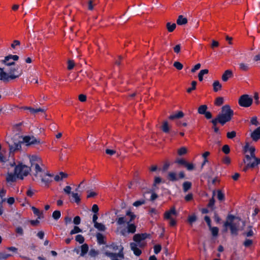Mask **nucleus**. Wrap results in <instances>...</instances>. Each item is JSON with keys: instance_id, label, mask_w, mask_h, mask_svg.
Returning <instances> with one entry per match:
<instances>
[{"instance_id": "nucleus-1", "label": "nucleus", "mask_w": 260, "mask_h": 260, "mask_svg": "<svg viewBox=\"0 0 260 260\" xmlns=\"http://www.w3.org/2000/svg\"><path fill=\"white\" fill-rule=\"evenodd\" d=\"M125 215L128 217L127 220L125 217H120L116 219V223L118 225H122L124 223H127L126 230L124 229L121 231V234L125 236L126 233L134 234L136 231V225L132 223L131 222L135 220L136 215L135 213L131 211V210L126 211Z\"/></svg>"}, {"instance_id": "nucleus-2", "label": "nucleus", "mask_w": 260, "mask_h": 260, "mask_svg": "<svg viewBox=\"0 0 260 260\" xmlns=\"http://www.w3.org/2000/svg\"><path fill=\"white\" fill-rule=\"evenodd\" d=\"M29 161L30 162V171L32 172L34 175L36 177L42 176L45 174V166L43 163L42 158L36 155H32L29 156Z\"/></svg>"}, {"instance_id": "nucleus-3", "label": "nucleus", "mask_w": 260, "mask_h": 260, "mask_svg": "<svg viewBox=\"0 0 260 260\" xmlns=\"http://www.w3.org/2000/svg\"><path fill=\"white\" fill-rule=\"evenodd\" d=\"M233 115V110L231 109L229 105H225L222 107L221 113L215 119L219 121V123L223 125L226 122L231 121Z\"/></svg>"}, {"instance_id": "nucleus-4", "label": "nucleus", "mask_w": 260, "mask_h": 260, "mask_svg": "<svg viewBox=\"0 0 260 260\" xmlns=\"http://www.w3.org/2000/svg\"><path fill=\"white\" fill-rule=\"evenodd\" d=\"M240 225V219L233 215H229L224 223L225 228L229 227L232 235H237Z\"/></svg>"}, {"instance_id": "nucleus-5", "label": "nucleus", "mask_w": 260, "mask_h": 260, "mask_svg": "<svg viewBox=\"0 0 260 260\" xmlns=\"http://www.w3.org/2000/svg\"><path fill=\"white\" fill-rule=\"evenodd\" d=\"M23 74V70L21 68L18 66L11 67L7 73L8 81L14 80L20 77Z\"/></svg>"}, {"instance_id": "nucleus-6", "label": "nucleus", "mask_w": 260, "mask_h": 260, "mask_svg": "<svg viewBox=\"0 0 260 260\" xmlns=\"http://www.w3.org/2000/svg\"><path fill=\"white\" fill-rule=\"evenodd\" d=\"M177 213L174 207H172L169 210L166 211L164 215V218L165 220H169V225L171 226H174L176 224L177 221L176 217Z\"/></svg>"}, {"instance_id": "nucleus-7", "label": "nucleus", "mask_w": 260, "mask_h": 260, "mask_svg": "<svg viewBox=\"0 0 260 260\" xmlns=\"http://www.w3.org/2000/svg\"><path fill=\"white\" fill-rule=\"evenodd\" d=\"M30 171L29 167L25 165H19L15 168V172L18 178L23 179L24 176H26Z\"/></svg>"}, {"instance_id": "nucleus-8", "label": "nucleus", "mask_w": 260, "mask_h": 260, "mask_svg": "<svg viewBox=\"0 0 260 260\" xmlns=\"http://www.w3.org/2000/svg\"><path fill=\"white\" fill-rule=\"evenodd\" d=\"M243 160L244 163L247 165V167H250L251 168H254L260 164V158L255 156L254 157H252L249 155L248 154L245 155V157Z\"/></svg>"}, {"instance_id": "nucleus-9", "label": "nucleus", "mask_w": 260, "mask_h": 260, "mask_svg": "<svg viewBox=\"0 0 260 260\" xmlns=\"http://www.w3.org/2000/svg\"><path fill=\"white\" fill-rule=\"evenodd\" d=\"M253 100L248 94L241 95L238 100L239 105L242 107H249L252 104Z\"/></svg>"}, {"instance_id": "nucleus-10", "label": "nucleus", "mask_w": 260, "mask_h": 260, "mask_svg": "<svg viewBox=\"0 0 260 260\" xmlns=\"http://www.w3.org/2000/svg\"><path fill=\"white\" fill-rule=\"evenodd\" d=\"M19 56L17 55H9L5 57V59L2 60V62L7 66L15 65V62L10 60L13 59L14 61L18 60Z\"/></svg>"}, {"instance_id": "nucleus-11", "label": "nucleus", "mask_w": 260, "mask_h": 260, "mask_svg": "<svg viewBox=\"0 0 260 260\" xmlns=\"http://www.w3.org/2000/svg\"><path fill=\"white\" fill-rule=\"evenodd\" d=\"M106 255L109 257L111 260H122L124 258V254L122 252L118 253H114L110 252H106Z\"/></svg>"}, {"instance_id": "nucleus-12", "label": "nucleus", "mask_w": 260, "mask_h": 260, "mask_svg": "<svg viewBox=\"0 0 260 260\" xmlns=\"http://www.w3.org/2000/svg\"><path fill=\"white\" fill-rule=\"evenodd\" d=\"M41 179L43 183H44L45 186L48 187L50 183L52 182L51 178L52 175L45 172V174L42 175V176H38Z\"/></svg>"}, {"instance_id": "nucleus-13", "label": "nucleus", "mask_w": 260, "mask_h": 260, "mask_svg": "<svg viewBox=\"0 0 260 260\" xmlns=\"http://www.w3.org/2000/svg\"><path fill=\"white\" fill-rule=\"evenodd\" d=\"M23 142L26 145H31L37 143H40V141H38L34 137L29 136H24L23 138Z\"/></svg>"}, {"instance_id": "nucleus-14", "label": "nucleus", "mask_w": 260, "mask_h": 260, "mask_svg": "<svg viewBox=\"0 0 260 260\" xmlns=\"http://www.w3.org/2000/svg\"><path fill=\"white\" fill-rule=\"evenodd\" d=\"M149 234L147 233L137 234L133 237V240L136 242H140L141 241L144 240L149 237Z\"/></svg>"}, {"instance_id": "nucleus-15", "label": "nucleus", "mask_w": 260, "mask_h": 260, "mask_svg": "<svg viewBox=\"0 0 260 260\" xmlns=\"http://www.w3.org/2000/svg\"><path fill=\"white\" fill-rule=\"evenodd\" d=\"M233 77V73L231 70H226L222 75L221 79L223 82H226Z\"/></svg>"}, {"instance_id": "nucleus-16", "label": "nucleus", "mask_w": 260, "mask_h": 260, "mask_svg": "<svg viewBox=\"0 0 260 260\" xmlns=\"http://www.w3.org/2000/svg\"><path fill=\"white\" fill-rule=\"evenodd\" d=\"M255 148L253 146H250L248 144L246 145L244 147V152L249 153V155L252 157L255 156Z\"/></svg>"}, {"instance_id": "nucleus-17", "label": "nucleus", "mask_w": 260, "mask_h": 260, "mask_svg": "<svg viewBox=\"0 0 260 260\" xmlns=\"http://www.w3.org/2000/svg\"><path fill=\"white\" fill-rule=\"evenodd\" d=\"M251 137L254 141H257L260 139V126L256 128L251 134Z\"/></svg>"}, {"instance_id": "nucleus-18", "label": "nucleus", "mask_w": 260, "mask_h": 260, "mask_svg": "<svg viewBox=\"0 0 260 260\" xmlns=\"http://www.w3.org/2000/svg\"><path fill=\"white\" fill-rule=\"evenodd\" d=\"M131 249L133 251L134 254L137 256H139L141 253V250L138 248L137 245L135 243H131L130 244Z\"/></svg>"}, {"instance_id": "nucleus-19", "label": "nucleus", "mask_w": 260, "mask_h": 260, "mask_svg": "<svg viewBox=\"0 0 260 260\" xmlns=\"http://www.w3.org/2000/svg\"><path fill=\"white\" fill-rule=\"evenodd\" d=\"M99 3V0H89L87 4V8L88 10L90 11L93 10L94 9V7L96 6Z\"/></svg>"}, {"instance_id": "nucleus-20", "label": "nucleus", "mask_w": 260, "mask_h": 260, "mask_svg": "<svg viewBox=\"0 0 260 260\" xmlns=\"http://www.w3.org/2000/svg\"><path fill=\"white\" fill-rule=\"evenodd\" d=\"M17 178V177L15 172L14 174L12 173H8L6 176V181L8 182H13L16 181Z\"/></svg>"}, {"instance_id": "nucleus-21", "label": "nucleus", "mask_w": 260, "mask_h": 260, "mask_svg": "<svg viewBox=\"0 0 260 260\" xmlns=\"http://www.w3.org/2000/svg\"><path fill=\"white\" fill-rule=\"evenodd\" d=\"M239 68L241 71L247 72L250 69V66L249 64L247 63L240 62L239 63Z\"/></svg>"}, {"instance_id": "nucleus-22", "label": "nucleus", "mask_w": 260, "mask_h": 260, "mask_svg": "<svg viewBox=\"0 0 260 260\" xmlns=\"http://www.w3.org/2000/svg\"><path fill=\"white\" fill-rule=\"evenodd\" d=\"M0 80H2L4 82H7L8 81V77L7 73L5 72L3 69L0 68Z\"/></svg>"}, {"instance_id": "nucleus-23", "label": "nucleus", "mask_w": 260, "mask_h": 260, "mask_svg": "<svg viewBox=\"0 0 260 260\" xmlns=\"http://www.w3.org/2000/svg\"><path fill=\"white\" fill-rule=\"evenodd\" d=\"M213 91L214 92H217L220 90L222 88V85L219 82V81H215L213 83Z\"/></svg>"}, {"instance_id": "nucleus-24", "label": "nucleus", "mask_w": 260, "mask_h": 260, "mask_svg": "<svg viewBox=\"0 0 260 260\" xmlns=\"http://www.w3.org/2000/svg\"><path fill=\"white\" fill-rule=\"evenodd\" d=\"M168 179L171 181H175L178 180L176 173L172 172L169 173Z\"/></svg>"}, {"instance_id": "nucleus-25", "label": "nucleus", "mask_w": 260, "mask_h": 260, "mask_svg": "<svg viewBox=\"0 0 260 260\" xmlns=\"http://www.w3.org/2000/svg\"><path fill=\"white\" fill-rule=\"evenodd\" d=\"M66 177H67V174L63 172H60L59 174H57L54 176V179L56 181H59Z\"/></svg>"}, {"instance_id": "nucleus-26", "label": "nucleus", "mask_w": 260, "mask_h": 260, "mask_svg": "<svg viewBox=\"0 0 260 260\" xmlns=\"http://www.w3.org/2000/svg\"><path fill=\"white\" fill-rule=\"evenodd\" d=\"M94 226L99 231L104 232L106 229V228L104 224L102 223H99L98 222L94 224Z\"/></svg>"}, {"instance_id": "nucleus-27", "label": "nucleus", "mask_w": 260, "mask_h": 260, "mask_svg": "<svg viewBox=\"0 0 260 260\" xmlns=\"http://www.w3.org/2000/svg\"><path fill=\"white\" fill-rule=\"evenodd\" d=\"M184 116V114L181 111H179L176 114H172V115H171L169 117V118L171 120H173L174 119H176V118H181L183 116Z\"/></svg>"}, {"instance_id": "nucleus-28", "label": "nucleus", "mask_w": 260, "mask_h": 260, "mask_svg": "<svg viewBox=\"0 0 260 260\" xmlns=\"http://www.w3.org/2000/svg\"><path fill=\"white\" fill-rule=\"evenodd\" d=\"M187 20L186 18L183 17L182 15H180L177 20V23L178 25H183L186 24Z\"/></svg>"}, {"instance_id": "nucleus-29", "label": "nucleus", "mask_w": 260, "mask_h": 260, "mask_svg": "<svg viewBox=\"0 0 260 260\" xmlns=\"http://www.w3.org/2000/svg\"><path fill=\"white\" fill-rule=\"evenodd\" d=\"M166 27L169 32H173L176 27L175 23H172L171 22H167L166 24Z\"/></svg>"}, {"instance_id": "nucleus-30", "label": "nucleus", "mask_w": 260, "mask_h": 260, "mask_svg": "<svg viewBox=\"0 0 260 260\" xmlns=\"http://www.w3.org/2000/svg\"><path fill=\"white\" fill-rule=\"evenodd\" d=\"M88 246L87 244H84L81 246V256H84L88 251Z\"/></svg>"}, {"instance_id": "nucleus-31", "label": "nucleus", "mask_w": 260, "mask_h": 260, "mask_svg": "<svg viewBox=\"0 0 260 260\" xmlns=\"http://www.w3.org/2000/svg\"><path fill=\"white\" fill-rule=\"evenodd\" d=\"M96 237L98 243H99L100 244H103L105 243L104 241L105 238L103 234L98 233L96 234Z\"/></svg>"}, {"instance_id": "nucleus-32", "label": "nucleus", "mask_w": 260, "mask_h": 260, "mask_svg": "<svg viewBox=\"0 0 260 260\" xmlns=\"http://www.w3.org/2000/svg\"><path fill=\"white\" fill-rule=\"evenodd\" d=\"M210 153L209 151H206L202 154V157L204 158V160L202 164L201 167L203 168L205 164L208 162V160L207 159V157L210 155Z\"/></svg>"}, {"instance_id": "nucleus-33", "label": "nucleus", "mask_w": 260, "mask_h": 260, "mask_svg": "<svg viewBox=\"0 0 260 260\" xmlns=\"http://www.w3.org/2000/svg\"><path fill=\"white\" fill-rule=\"evenodd\" d=\"M162 131L165 133H168L170 131V126L167 121H164L161 126Z\"/></svg>"}, {"instance_id": "nucleus-34", "label": "nucleus", "mask_w": 260, "mask_h": 260, "mask_svg": "<svg viewBox=\"0 0 260 260\" xmlns=\"http://www.w3.org/2000/svg\"><path fill=\"white\" fill-rule=\"evenodd\" d=\"M191 183L189 181H185L183 183V189L184 192L187 191L191 187Z\"/></svg>"}, {"instance_id": "nucleus-35", "label": "nucleus", "mask_w": 260, "mask_h": 260, "mask_svg": "<svg viewBox=\"0 0 260 260\" xmlns=\"http://www.w3.org/2000/svg\"><path fill=\"white\" fill-rule=\"evenodd\" d=\"M208 70L204 69L200 71L198 75L199 80L200 81H202L203 79V76L208 73Z\"/></svg>"}, {"instance_id": "nucleus-36", "label": "nucleus", "mask_w": 260, "mask_h": 260, "mask_svg": "<svg viewBox=\"0 0 260 260\" xmlns=\"http://www.w3.org/2000/svg\"><path fill=\"white\" fill-rule=\"evenodd\" d=\"M211 122L212 123L213 126L212 127V128L213 129L214 131L216 133H218L219 132V129L217 127L216 125L218 123H219V121H217L215 118L213 119L211 121Z\"/></svg>"}, {"instance_id": "nucleus-37", "label": "nucleus", "mask_w": 260, "mask_h": 260, "mask_svg": "<svg viewBox=\"0 0 260 260\" xmlns=\"http://www.w3.org/2000/svg\"><path fill=\"white\" fill-rule=\"evenodd\" d=\"M72 196L75 203L79 204L80 202L81 199L78 193L72 192Z\"/></svg>"}, {"instance_id": "nucleus-38", "label": "nucleus", "mask_w": 260, "mask_h": 260, "mask_svg": "<svg viewBox=\"0 0 260 260\" xmlns=\"http://www.w3.org/2000/svg\"><path fill=\"white\" fill-rule=\"evenodd\" d=\"M31 209L34 214L37 215L38 218L40 219L41 217V215H42V212H40V211L38 209L35 207H32Z\"/></svg>"}, {"instance_id": "nucleus-39", "label": "nucleus", "mask_w": 260, "mask_h": 260, "mask_svg": "<svg viewBox=\"0 0 260 260\" xmlns=\"http://www.w3.org/2000/svg\"><path fill=\"white\" fill-rule=\"evenodd\" d=\"M207 109L206 105H201L198 108V113L201 114H204L206 112Z\"/></svg>"}, {"instance_id": "nucleus-40", "label": "nucleus", "mask_w": 260, "mask_h": 260, "mask_svg": "<svg viewBox=\"0 0 260 260\" xmlns=\"http://www.w3.org/2000/svg\"><path fill=\"white\" fill-rule=\"evenodd\" d=\"M223 103V98L222 97L217 98L214 102V104L217 106H220Z\"/></svg>"}, {"instance_id": "nucleus-41", "label": "nucleus", "mask_w": 260, "mask_h": 260, "mask_svg": "<svg viewBox=\"0 0 260 260\" xmlns=\"http://www.w3.org/2000/svg\"><path fill=\"white\" fill-rule=\"evenodd\" d=\"M61 216V213L58 210L54 211L52 213V217L55 220H58Z\"/></svg>"}, {"instance_id": "nucleus-42", "label": "nucleus", "mask_w": 260, "mask_h": 260, "mask_svg": "<svg viewBox=\"0 0 260 260\" xmlns=\"http://www.w3.org/2000/svg\"><path fill=\"white\" fill-rule=\"evenodd\" d=\"M25 109H27L29 110L30 112L31 113H36L39 112H43V110L41 108L38 109H34L30 107H26Z\"/></svg>"}, {"instance_id": "nucleus-43", "label": "nucleus", "mask_w": 260, "mask_h": 260, "mask_svg": "<svg viewBox=\"0 0 260 260\" xmlns=\"http://www.w3.org/2000/svg\"><path fill=\"white\" fill-rule=\"evenodd\" d=\"M75 240L80 244L83 243L85 240L84 237L81 235H77L75 237Z\"/></svg>"}, {"instance_id": "nucleus-44", "label": "nucleus", "mask_w": 260, "mask_h": 260, "mask_svg": "<svg viewBox=\"0 0 260 260\" xmlns=\"http://www.w3.org/2000/svg\"><path fill=\"white\" fill-rule=\"evenodd\" d=\"M187 149L185 147H182L178 150V154L179 155L185 154L187 153Z\"/></svg>"}, {"instance_id": "nucleus-45", "label": "nucleus", "mask_w": 260, "mask_h": 260, "mask_svg": "<svg viewBox=\"0 0 260 260\" xmlns=\"http://www.w3.org/2000/svg\"><path fill=\"white\" fill-rule=\"evenodd\" d=\"M236 136V132L234 131L228 132L226 134V137L228 139H232Z\"/></svg>"}, {"instance_id": "nucleus-46", "label": "nucleus", "mask_w": 260, "mask_h": 260, "mask_svg": "<svg viewBox=\"0 0 260 260\" xmlns=\"http://www.w3.org/2000/svg\"><path fill=\"white\" fill-rule=\"evenodd\" d=\"M145 203V201L144 200H138L135 202L133 205L135 207H139L141 206Z\"/></svg>"}, {"instance_id": "nucleus-47", "label": "nucleus", "mask_w": 260, "mask_h": 260, "mask_svg": "<svg viewBox=\"0 0 260 260\" xmlns=\"http://www.w3.org/2000/svg\"><path fill=\"white\" fill-rule=\"evenodd\" d=\"M213 236H217L218 233V229L217 227H211L210 228Z\"/></svg>"}, {"instance_id": "nucleus-48", "label": "nucleus", "mask_w": 260, "mask_h": 260, "mask_svg": "<svg viewBox=\"0 0 260 260\" xmlns=\"http://www.w3.org/2000/svg\"><path fill=\"white\" fill-rule=\"evenodd\" d=\"M217 199L220 201L224 200V194L221 190L217 191Z\"/></svg>"}, {"instance_id": "nucleus-49", "label": "nucleus", "mask_w": 260, "mask_h": 260, "mask_svg": "<svg viewBox=\"0 0 260 260\" xmlns=\"http://www.w3.org/2000/svg\"><path fill=\"white\" fill-rule=\"evenodd\" d=\"M82 230L77 226H74V229L70 232L71 235H74L80 232H81Z\"/></svg>"}, {"instance_id": "nucleus-50", "label": "nucleus", "mask_w": 260, "mask_h": 260, "mask_svg": "<svg viewBox=\"0 0 260 260\" xmlns=\"http://www.w3.org/2000/svg\"><path fill=\"white\" fill-rule=\"evenodd\" d=\"M36 191L32 189L31 187H29L26 192V195L29 197H31Z\"/></svg>"}, {"instance_id": "nucleus-51", "label": "nucleus", "mask_w": 260, "mask_h": 260, "mask_svg": "<svg viewBox=\"0 0 260 260\" xmlns=\"http://www.w3.org/2000/svg\"><path fill=\"white\" fill-rule=\"evenodd\" d=\"M197 82L195 81H193L191 82V88H189L187 89V92L188 93H190L192 90H194L196 88Z\"/></svg>"}, {"instance_id": "nucleus-52", "label": "nucleus", "mask_w": 260, "mask_h": 260, "mask_svg": "<svg viewBox=\"0 0 260 260\" xmlns=\"http://www.w3.org/2000/svg\"><path fill=\"white\" fill-rule=\"evenodd\" d=\"M185 167L188 171H192L194 168V166L192 163H190L187 162L186 164L185 165Z\"/></svg>"}, {"instance_id": "nucleus-53", "label": "nucleus", "mask_w": 260, "mask_h": 260, "mask_svg": "<svg viewBox=\"0 0 260 260\" xmlns=\"http://www.w3.org/2000/svg\"><path fill=\"white\" fill-rule=\"evenodd\" d=\"M154 252L155 254H158L161 250V246L160 244H156L154 246Z\"/></svg>"}, {"instance_id": "nucleus-54", "label": "nucleus", "mask_w": 260, "mask_h": 260, "mask_svg": "<svg viewBox=\"0 0 260 260\" xmlns=\"http://www.w3.org/2000/svg\"><path fill=\"white\" fill-rule=\"evenodd\" d=\"M249 230L247 232H245L243 233V235L247 237L253 236L254 235L253 232L251 229V227H249Z\"/></svg>"}, {"instance_id": "nucleus-55", "label": "nucleus", "mask_w": 260, "mask_h": 260, "mask_svg": "<svg viewBox=\"0 0 260 260\" xmlns=\"http://www.w3.org/2000/svg\"><path fill=\"white\" fill-rule=\"evenodd\" d=\"M222 151L226 154H229L230 152V148L229 145H224L222 148Z\"/></svg>"}, {"instance_id": "nucleus-56", "label": "nucleus", "mask_w": 260, "mask_h": 260, "mask_svg": "<svg viewBox=\"0 0 260 260\" xmlns=\"http://www.w3.org/2000/svg\"><path fill=\"white\" fill-rule=\"evenodd\" d=\"M173 66L178 70H181L183 68L182 64L179 61L174 62Z\"/></svg>"}, {"instance_id": "nucleus-57", "label": "nucleus", "mask_w": 260, "mask_h": 260, "mask_svg": "<svg viewBox=\"0 0 260 260\" xmlns=\"http://www.w3.org/2000/svg\"><path fill=\"white\" fill-rule=\"evenodd\" d=\"M87 198H94L98 194L96 192L91 190L87 191Z\"/></svg>"}, {"instance_id": "nucleus-58", "label": "nucleus", "mask_w": 260, "mask_h": 260, "mask_svg": "<svg viewBox=\"0 0 260 260\" xmlns=\"http://www.w3.org/2000/svg\"><path fill=\"white\" fill-rule=\"evenodd\" d=\"M253 243V241L250 239H247L243 243V245L245 247H248L251 246Z\"/></svg>"}, {"instance_id": "nucleus-59", "label": "nucleus", "mask_w": 260, "mask_h": 260, "mask_svg": "<svg viewBox=\"0 0 260 260\" xmlns=\"http://www.w3.org/2000/svg\"><path fill=\"white\" fill-rule=\"evenodd\" d=\"M222 162L226 165H229L231 163V159L229 156H224L222 158Z\"/></svg>"}, {"instance_id": "nucleus-60", "label": "nucleus", "mask_w": 260, "mask_h": 260, "mask_svg": "<svg viewBox=\"0 0 260 260\" xmlns=\"http://www.w3.org/2000/svg\"><path fill=\"white\" fill-rule=\"evenodd\" d=\"M20 42L18 40H14L11 45V47L13 49H15L16 46H20Z\"/></svg>"}, {"instance_id": "nucleus-61", "label": "nucleus", "mask_w": 260, "mask_h": 260, "mask_svg": "<svg viewBox=\"0 0 260 260\" xmlns=\"http://www.w3.org/2000/svg\"><path fill=\"white\" fill-rule=\"evenodd\" d=\"M250 122L252 124L254 125L255 126H257L259 124V123L256 117H252L250 120Z\"/></svg>"}, {"instance_id": "nucleus-62", "label": "nucleus", "mask_w": 260, "mask_h": 260, "mask_svg": "<svg viewBox=\"0 0 260 260\" xmlns=\"http://www.w3.org/2000/svg\"><path fill=\"white\" fill-rule=\"evenodd\" d=\"M75 63L73 60H69L68 62V69L71 70L74 68Z\"/></svg>"}, {"instance_id": "nucleus-63", "label": "nucleus", "mask_w": 260, "mask_h": 260, "mask_svg": "<svg viewBox=\"0 0 260 260\" xmlns=\"http://www.w3.org/2000/svg\"><path fill=\"white\" fill-rule=\"evenodd\" d=\"M176 162L179 165H183L185 166L187 161L183 158H180L176 160Z\"/></svg>"}, {"instance_id": "nucleus-64", "label": "nucleus", "mask_w": 260, "mask_h": 260, "mask_svg": "<svg viewBox=\"0 0 260 260\" xmlns=\"http://www.w3.org/2000/svg\"><path fill=\"white\" fill-rule=\"evenodd\" d=\"M81 218L79 216H76L74 217L73 222L75 224L78 225L80 223Z\"/></svg>"}]
</instances>
